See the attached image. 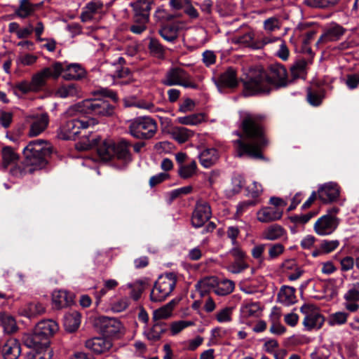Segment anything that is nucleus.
<instances>
[{
	"mask_svg": "<svg viewBox=\"0 0 359 359\" xmlns=\"http://www.w3.org/2000/svg\"><path fill=\"white\" fill-rule=\"evenodd\" d=\"M265 116L262 114H247L243 118L242 132L236 134L239 139L235 140L238 157L247 156L254 159L266 160L262 149L268 144L264 131Z\"/></svg>",
	"mask_w": 359,
	"mask_h": 359,
	"instance_id": "nucleus-1",
	"label": "nucleus"
},
{
	"mask_svg": "<svg viewBox=\"0 0 359 359\" xmlns=\"http://www.w3.org/2000/svg\"><path fill=\"white\" fill-rule=\"evenodd\" d=\"M243 84L247 96L267 95L271 92L272 86L283 87L287 85V71L280 65H273L269 72L263 69L255 71Z\"/></svg>",
	"mask_w": 359,
	"mask_h": 359,
	"instance_id": "nucleus-2",
	"label": "nucleus"
},
{
	"mask_svg": "<svg viewBox=\"0 0 359 359\" xmlns=\"http://www.w3.org/2000/svg\"><path fill=\"white\" fill-rule=\"evenodd\" d=\"M50 144L43 140L31 141L23 149L25 159L22 165H16L11 169V173L17 177L32 174L41 170L47 163L46 157L51 154Z\"/></svg>",
	"mask_w": 359,
	"mask_h": 359,
	"instance_id": "nucleus-3",
	"label": "nucleus"
},
{
	"mask_svg": "<svg viewBox=\"0 0 359 359\" xmlns=\"http://www.w3.org/2000/svg\"><path fill=\"white\" fill-rule=\"evenodd\" d=\"M114 112V106L104 99L85 100L72 105L67 111L70 116L81 113L100 117L110 116Z\"/></svg>",
	"mask_w": 359,
	"mask_h": 359,
	"instance_id": "nucleus-4",
	"label": "nucleus"
},
{
	"mask_svg": "<svg viewBox=\"0 0 359 359\" xmlns=\"http://www.w3.org/2000/svg\"><path fill=\"white\" fill-rule=\"evenodd\" d=\"M156 121L149 116H140L130 121L128 130L136 139H151L157 132Z\"/></svg>",
	"mask_w": 359,
	"mask_h": 359,
	"instance_id": "nucleus-5",
	"label": "nucleus"
},
{
	"mask_svg": "<svg viewBox=\"0 0 359 359\" xmlns=\"http://www.w3.org/2000/svg\"><path fill=\"white\" fill-rule=\"evenodd\" d=\"M161 83L167 86H181L184 88H198V85L192 81L191 76L180 67L170 69Z\"/></svg>",
	"mask_w": 359,
	"mask_h": 359,
	"instance_id": "nucleus-6",
	"label": "nucleus"
},
{
	"mask_svg": "<svg viewBox=\"0 0 359 359\" xmlns=\"http://www.w3.org/2000/svg\"><path fill=\"white\" fill-rule=\"evenodd\" d=\"M95 118L84 121L79 119H72L64 123L57 130V137L60 139L67 140L74 139L80 133V129H86L90 125L97 124Z\"/></svg>",
	"mask_w": 359,
	"mask_h": 359,
	"instance_id": "nucleus-7",
	"label": "nucleus"
},
{
	"mask_svg": "<svg viewBox=\"0 0 359 359\" xmlns=\"http://www.w3.org/2000/svg\"><path fill=\"white\" fill-rule=\"evenodd\" d=\"M95 147L99 157L105 161L111 160L115 155V142L111 139L95 138L92 140L90 143L81 144L77 148L82 150H88Z\"/></svg>",
	"mask_w": 359,
	"mask_h": 359,
	"instance_id": "nucleus-8",
	"label": "nucleus"
},
{
	"mask_svg": "<svg viewBox=\"0 0 359 359\" xmlns=\"http://www.w3.org/2000/svg\"><path fill=\"white\" fill-rule=\"evenodd\" d=\"M61 69L60 62H55L50 67H45L34 74L31 81L35 91L41 90L46 85V81L49 78L57 79Z\"/></svg>",
	"mask_w": 359,
	"mask_h": 359,
	"instance_id": "nucleus-9",
	"label": "nucleus"
},
{
	"mask_svg": "<svg viewBox=\"0 0 359 359\" xmlns=\"http://www.w3.org/2000/svg\"><path fill=\"white\" fill-rule=\"evenodd\" d=\"M196 287L207 291L208 287H215V292L219 296H225L231 293L235 288V283L229 279H221L217 280L214 277L205 278L196 284Z\"/></svg>",
	"mask_w": 359,
	"mask_h": 359,
	"instance_id": "nucleus-10",
	"label": "nucleus"
},
{
	"mask_svg": "<svg viewBox=\"0 0 359 359\" xmlns=\"http://www.w3.org/2000/svg\"><path fill=\"white\" fill-rule=\"evenodd\" d=\"M304 315L303 325L306 330H318L324 323L325 319L318 308L311 304H305L300 308Z\"/></svg>",
	"mask_w": 359,
	"mask_h": 359,
	"instance_id": "nucleus-11",
	"label": "nucleus"
},
{
	"mask_svg": "<svg viewBox=\"0 0 359 359\" xmlns=\"http://www.w3.org/2000/svg\"><path fill=\"white\" fill-rule=\"evenodd\" d=\"M97 325L101 332L107 337L115 336L123 330L122 323L115 318L101 316L97 319Z\"/></svg>",
	"mask_w": 359,
	"mask_h": 359,
	"instance_id": "nucleus-12",
	"label": "nucleus"
},
{
	"mask_svg": "<svg viewBox=\"0 0 359 359\" xmlns=\"http://www.w3.org/2000/svg\"><path fill=\"white\" fill-rule=\"evenodd\" d=\"M153 3V0H137L130 3L133 11V21L149 22Z\"/></svg>",
	"mask_w": 359,
	"mask_h": 359,
	"instance_id": "nucleus-13",
	"label": "nucleus"
},
{
	"mask_svg": "<svg viewBox=\"0 0 359 359\" xmlns=\"http://www.w3.org/2000/svg\"><path fill=\"white\" fill-rule=\"evenodd\" d=\"M211 217V208L207 202H198L192 214L191 223L196 228H199L209 220Z\"/></svg>",
	"mask_w": 359,
	"mask_h": 359,
	"instance_id": "nucleus-14",
	"label": "nucleus"
},
{
	"mask_svg": "<svg viewBox=\"0 0 359 359\" xmlns=\"http://www.w3.org/2000/svg\"><path fill=\"white\" fill-rule=\"evenodd\" d=\"M338 220L334 216L330 214L320 217L314 224V230L321 236L331 234L337 227Z\"/></svg>",
	"mask_w": 359,
	"mask_h": 359,
	"instance_id": "nucleus-15",
	"label": "nucleus"
},
{
	"mask_svg": "<svg viewBox=\"0 0 359 359\" xmlns=\"http://www.w3.org/2000/svg\"><path fill=\"white\" fill-rule=\"evenodd\" d=\"M60 65L62 69L60 73V76H62L66 81L81 80L86 75V72L84 68L79 64L72 63L66 65L60 62Z\"/></svg>",
	"mask_w": 359,
	"mask_h": 359,
	"instance_id": "nucleus-16",
	"label": "nucleus"
},
{
	"mask_svg": "<svg viewBox=\"0 0 359 359\" xmlns=\"http://www.w3.org/2000/svg\"><path fill=\"white\" fill-rule=\"evenodd\" d=\"M318 198L324 203H332L339 196V187L333 182L325 184L318 189Z\"/></svg>",
	"mask_w": 359,
	"mask_h": 359,
	"instance_id": "nucleus-17",
	"label": "nucleus"
},
{
	"mask_svg": "<svg viewBox=\"0 0 359 359\" xmlns=\"http://www.w3.org/2000/svg\"><path fill=\"white\" fill-rule=\"evenodd\" d=\"M22 341L29 348H50L49 339L43 337L35 329L33 333L25 334L22 337Z\"/></svg>",
	"mask_w": 359,
	"mask_h": 359,
	"instance_id": "nucleus-18",
	"label": "nucleus"
},
{
	"mask_svg": "<svg viewBox=\"0 0 359 359\" xmlns=\"http://www.w3.org/2000/svg\"><path fill=\"white\" fill-rule=\"evenodd\" d=\"M86 347L96 354L108 351L112 347L111 340L104 337H94L86 341Z\"/></svg>",
	"mask_w": 359,
	"mask_h": 359,
	"instance_id": "nucleus-19",
	"label": "nucleus"
},
{
	"mask_svg": "<svg viewBox=\"0 0 359 359\" xmlns=\"http://www.w3.org/2000/svg\"><path fill=\"white\" fill-rule=\"evenodd\" d=\"M49 123V116L47 113H43L33 118L30 125L28 135L35 137L43 132Z\"/></svg>",
	"mask_w": 359,
	"mask_h": 359,
	"instance_id": "nucleus-20",
	"label": "nucleus"
},
{
	"mask_svg": "<svg viewBox=\"0 0 359 359\" xmlns=\"http://www.w3.org/2000/svg\"><path fill=\"white\" fill-rule=\"evenodd\" d=\"M283 209L279 208L264 207L257 213V219L262 223L279 220L283 216Z\"/></svg>",
	"mask_w": 359,
	"mask_h": 359,
	"instance_id": "nucleus-21",
	"label": "nucleus"
},
{
	"mask_svg": "<svg viewBox=\"0 0 359 359\" xmlns=\"http://www.w3.org/2000/svg\"><path fill=\"white\" fill-rule=\"evenodd\" d=\"M218 88H233L238 86L236 72L233 67H229L224 72L220 74L216 81Z\"/></svg>",
	"mask_w": 359,
	"mask_h": 359,
	"instance_id": "nucleus-22",
	"label": "nucleus"
},
{
	"mask_svg": "<svg viewBox=\"0 0 359 359\" xmlns=\"http://www.w3.org/2000/svg\"><path fill=\"white\" fill-rule=\"evenodd\" d=\"M346 300L345 308L351 311L355 312L359 309V283H357L353 287L349 289L344 294Z\"/></svg>",
	"mask_w": 359,
	"mask_h": 359,
	"instance_id": "nucleus-23",
	"label": "nucleus"
},
{
	"mask_svg": "<svg viewBox=\"0 0 359 359\" xmlns=\"http://www.w3.org/2000/svg\"><path fill=\"white\" fill-rule=\"evenodd\" d=\"M4 359H18L21 353L20 344L15 339H9L2 347Z\"/></svg>",
	"mask_w": 359,
	"mask_h": 359,
	"instance_id": "nucleus-24",
	"label": "nucleus"
},
{
	"mask_svg": "<svg viewBox=\"0 0 359 359\" xmlns=\"http://www.w3.org/2000/svg\"><path fill=\"white\" fill-rule=\"evenodd\" d=\"M131 144L125 139H121L118 142H115V155L114 157L126 162L132 161V156L130 151Z\"/></svg>",
	"mask_w": 359,
	"mask_h": 359,
	"instance_id": "nucleus-25",
	"label": "nucleus"
},
{
	"mask_svg": "<svg viewBox=\"0 0 359 359\" xmlns=\"http://www.w3.org/2000/svg\"><path fill=\"white\" fill-rule=\"evenodd\" d=\"M103 8V4L101 1H92L88 2L83 9L81 14V19L83 22L91 20L95 15L101 12Z\"/></svg>",
	"mask_w": 359,
	"mask_h": 359,
	"instance_id": "nucleus-26",
	"label": "nucleus"
},
{
	"mask_svg": "<svg viewBox=\"0 0 359 359\" xmlns=\"http://www.w3.org/2000/svg\"><path fill=\"white\" fill-rule=\"evenodd\" d=\"M35 330H36L43 337L49 339V338L58 330V325L53 320H43L36 325Z\"/></svg>",
	"mask_w": 359,
	"mask_h": 359,
	"instance_id": "nucleus-27",
	"label": "nucleus"
},
{
	"mask_svg": "<svg viewBox=\"0 0 359 359\" xmlns=\"http://www.w3.org/2000/svg\"><path fill=\"white\" fill-rule=\"evenodd\" d=\"M52 301L54 307L60 309L68 306L73 302V297L67 291L58 290L53 292Z\"/></svg>",
	"mask_w": 359,
	"mask_h": 359,
	"instance_id": "nucleus-28",
	"label": "nucleus"
},
{
	"mask_svg": "<svg viewBox=\"0 0 359 359\" xmlns=\"http://www.w3.org/2000/svg\"><path fill=\"white\" fill-rule=\"evenodd\" d=\"M345 29L339 25H334L326 29L325 33L320 36L319 42H328L339 40L344 35Z\"/></svg>",
	"mask_w": 359,
	"mask_h": 359,
	"instance_id": "nucleus-29",
	"label": "nucleus"
},
{
	"mask_svg": "<svg viewBox=\"0 0 359 359\" xmlns=\"http://www.w3.org/2000/svg\"><path fill=\"white\" fill-rule=\"evenodd\" d=\"M286 236V231L279 224L269 226L262 232V238L268 241H276Z\"/></svg>",
	"mask_w": 359,
	"mask_h": 359,
	"instance_id": "nucleus-30",
	"label": "nucleus"
},
{
	"mask_svg": "<svg viewBox=\"0 0 359 359\" xmlns=\"http://www.w3.org/2000/svg\"><path fill=\"white\" fill-rule=\"evenodd\" d=\"M55 95L60 98L79 97L80 88L75 83L62 85L56 90Z\"/></svg>",
	"mask_w": 359,
	"mask_h": 359,
	"instance_id": "nucleus-31",
	"label": "nucleus"
},
{
	"mask_svg": "<svg viewBox=\"0 0 359 359\" xmlns=\"http://www.w3.org/2000/svg\"><path fill=\"white\" fill-rule=\"evenodd\" d=\"M295 291L292 287L282 286L278 294V302L286 306L294 304L296 302Z\"/></svg>",
	"mask_w": 359,
	"mask_h": 359,
	"instance_id": "nucleus-32",
	"label": "nucleus"
},
{
	"mask_svg": "<svg viewBox=\"0 0 359 359\" xmlns=\"http://www.w3.org/2000/svg\"><path fill=\"white\" fill-rule=\"evenodd\" d=\"M167 330L168 325L166 323L156 321L152 327L147 332H145L144 334L148 340L156 341L161 339L162 334L165 333Z\"/></svg>",
	"mask_w": 359,
	"mask_h": 359,
	"instance_id": "nucleus-33",
	"label": "nucleus"
},
{
	"mask_svg": "<svg viewBox=\"0 0 359 359\" xmlns=\"http://www.w3.org/2000/svg\"><path fill=\"white\" fill-rule=\"evenodd\" d=\"M217 150L214 148L204 149L199 155L201 164L205 168H210L214 165L218 159Z\"/></svg>",
	"mask_w": 359,
	"mask_h": 359,
	"instance_id": "nucleus-34",
	"label": "nucleus"
},
{
	"mask_svg": "<svg viewBox=\"0 0 359 359\" xmlns=\"http://www.w3.org/2000/svg\"><path fill=\"white\" fill-rule=\"evenodd\" d=\"M161 37L168 42H174L178 38L179 26L176 24L163 25L158 30Z\"/></svg>",
	"mask_w": 359,
	"mask_h": 359,
	"instance_id": "nucleus-35",
	"label": "nucleus"
},
{
	"mask_svg": "<svg viewBox=\"0 0 359 359\" xmlns=\"http://www.w3.org/2000/svg\"><path fill=\"white\" fill-rule=\"evenodd\" d=\"M37 5L30 2L29 0H20L18 7L14 13L18 17L25 19L32 15L36 11Z\"/></svg>",
	"mask_w": 359,
	"mask_h": 359,
	"instance_id": "nucleus-36",
	"label": "nucleus"
},
{
	"mask_svg": "<svg viewBox=\"0 0 359 359\" xmlns=\"http://www.w3.org/2000/svg\"><path fill=\"white\" fill-rule=\"evenodd\" d=\"M177 303L178 300L172 299L163 306L155 310L153 313V320L158 321L161 319L168 318Z\"/></svg>",
	"mask_w": 359,
	"mask_h": 359,
	"instance_id": "nucleus-37",
	"label": "nucleus"
},
{
	"mask_svg": "<svg viewBox=\"0 0 359 359\" xmlns=\"http://www.w3.org/2000/svg\"><path fill=\"white\" fill-rule=\"evenodd\" d=\"M180 16L177 13H170L163 7H158L154 15V18L157 23L163 25L166 22H171Z\"/></svg>",
	"mask_w": 359,
	"mask_h": 359,
	"instance_id": "nucleus-38",
	"label": "nucleus"
},
{
	"mask_svg": "<svg viewBox=\"0 0 359 359\" xmlns=\"http://www.w3.org/2000/svg\"><path fill=\"white\" fill-rule=\"evenodd\" d=\"M46 311L45 307L39 302H30L25 308L21 309V315L29 318L43 314Z\"/></svg>",
	"mask_w": 359,
	"mask_h": 359,
	"instance_id": "nucleus-39",
	"label": "nucleus"
},
{
	"mask_svg": "<svg viewBox=\"0 0 359 359\" xmlns=\"http://www.w3.org/2000/svg\"><path fill=\"white\" fill-rule=\"evenodd\" d=\"M81 323V315L77 311L67 313L64 317V326L69 332L76 331Z\"/></svg>",
	"mask_w": 359,
	"mask_h": 359,
	"instance_id": "nucleus-40",
	"label": "nucleus"
},
{
	"mask_svg": "<svg viewBox=\"0 0 359 359\" xmlns=\"http://www.w3.org/2000/svg\"><path fill=\"white\" fill-rule=\"evenodd\" d=\"M156 283L170 294L176 285L177 278L173 273H169L164 276H161Z\"/></svg>",
	"mask_w": 359,
	"mask_h": 359,
	"instance_id": "nucleus-41",
	"label": "nucleus"
},
{
	"mask_svg": "<svg viewBox=\"0 0 359 359\" xmlns=\"http://www.w3.org/2000/svg\"><path fill=\"white\" fill-rule=\"evenodd\" d=\"M0 323L4 332L8 334L13 333L18 330L15 320L13 316L6 313H0Z\"/></svg>",
	"mask_w": 359,
	"mask_h": 359,
	"instance_id": "nucleus-42",
	"label": "nucleus"
},
{
	"mask_svg": "<svg viewBox=\"0 0 359 359\" xmlns=\"http://www.w3.org/2000/svg\"><path fill=\"white\" fill-rule=\"evenodd\" d=\"M171 135L173 139L179 143H184L194 135V132L184 127H175Z\"/></svg>",
	"mask_w": 359,
	"mask_h": 359,
	"instance_id": "nucleus-43",
	"label": "nucleus"
},
{
	"mask_svg": "<svg viewBox=\"0 0 359 359\" xmlns=\"http://www.w3.org/2000/svg\"><path fill=\"white\" fill-rule=\"evenodd\" d=\"M341 0H304V4L312 8L326 9L337 5Z\"/></svg>",
	"mask_w": 359,
	"mask_h": 359,
	"instance_id": "nucleus-44",
	"label": "nucleus"
},
{
	"mask_svg": "<svg viewBox=\"0 0 359 359\" xmlns=\"http://www.w3.org/2000/svg\"><path fill=\"white\" fill-rule=\"evenodd\" d=\"M307 62L304 59L297 60L290 67L291 74L294 79H304L306 74Z\"/></svg>",
	"mask_w": 359,
	"mask_h": 359,
	"instance_id": "nucleus-45",
	"label": "nucleus"
},
{
	"mask_svg": "<svg viewBox=\"0 0 359 359\" xmlns=\"http://www.w3.org/2000/svg\"><path fill=\"white\" fill-rule=\"evenodd\" d=\"M53 351L51 348H31L27 354V359H51Z\"/></svg>",
	"mask_w": 359,
	"mask_h": 359,
	"instance_id": "nucleus-46",
	"label": "nucleus"
},
{
	"mask_svg": "<svg viewBox=\"0 0 359 359\" xmlns=\"http://www.w3.org/2000/svg\"><path fill=\"white\" fill-rule=\"evenodd\" d=\"M148 48L150 53L154 57L158 59H163L164 57L165 49L157 39L154 38L150 39Z\"/></svg>",
	"mask_w": 359,
	"mask_h": 359,
	"instance_id": "nucleus-47",
	"label": "nucleus"
},
{
	"mask_svg": "<svg viewBox=\"0 0 359 359\" xmlns=\"http://www.w3.org/2000/svg\"><path fill=\"white\" fill-rule=\"evenodd\" d=\"M261 307L258 302H248L242 305L241 311L244 317L250 318L257 316Z\"/></svg>",
	"mask_w": 359,
	"mask_h": 359,
	"instance_id": "nucleus-48",
	"label": "nucleus"
},
{
	"mask_svg": "<svg viewBox=\"0 0 359 359\" xmlns=\"http://www.w3.org/2000/svg\"><path fill=\"white\" fill-rule=\"evenodd\" d=\"M197 165L195 161H192L190 163L180 165L178 174L182 179H188L191 177L196 171Z\"/></svg>",
	"mask_w": 359,
	"mask_h": 359,
	"instance_id": "nucleus-49",
	"label": "nucleus"
},
{
	"mask_svg": "<svg viewBox=\"0 0 359 359\" xmlns=\"http://www.w3.org/2000/svg\"><path fill=\"white\" fill-rule=\"evenodd\" d=\"M204 119L203 114H194L186 116L178 117V123L183 125H198Z\"/></svg>",
	"mask_w": 359,
	"mask_h": 359,
	"instance_id": "nucleus-50",
	"label": "nucleus"
},
{
	"mask_svg": "<svg viewBox=\"0 0 359 359\" xmlns=\"http://www.w3.org/2000/svg\"><path fill=\"white\" fill-rule=\"evenodd\" d=\"M170 294L165 290L163 289L157 283H155L150 294V299L152 302H162Z\"/></svg>",
	"mask_w": 359,
	"mask_h": 359,
	"instance_id": "nucleus-51",
	"label": "nucleus"
},
{
	"mask_svg": "<svg viewBox=\"0 0 359 359\" xmlns=\"http://www.w3.org/2000/svg\"><path fill=\"white\" fill-rule=\"evenodd\" d=\"M2 158L3 165L6 168L18 159V155L11 147H6L2 149Z\"/></svg>",
	"mask_w": 359,
	"mask_h": 359,
	"instance_id": "nucleus-52",
	"label": "nucleus"
},
{
	"mask_svg": "<svg viewBox=\"0 0 359 359\" xmlns=\"http://www.w3.org/2000/svg\"><path fill=\"white\" fill-rule=\"evenodd\" d=\"M348 314L345 312H336L332 313L329 318L330 325H343L347 321Z\"/></svg>",
	"mask_w": 359,
	"mask_h": 359,
	"instance_id": "nucleus-53",
	"label": "nucleus"
},
{
	"mask_svg": "<svg viewBox=\"0 0 359 359\" xmlns=\"http://www.w3.org/2000/svg\"><path fill=\"white\" fill-rule=\"evenodd\" d=\"M248 266L245 260H235L227 267V269L229 272L237 274L248 269Z\"/></svg>",
	"mask_w": 359,
	"mask_h": 359,
	"instance_id": "nucleus-54",
	"label": "nucleus"
},
{
	"mask_svg": "<svg viewBox=\"0 0 359 359\" xmlns=\"http://www.w3.org/2000/svg\"><path fill=\"white\" fill-rule=\"evenodd\" d=\"M272 324L270 327V332L276 334L281 335L286 331V328L279 323L278 316L273 317L271 316Z\"/></svg>",
	"mask_w": 359,
	"mask_h": 359,
	"instance_id": "nucleus-55",
	"label": "nucleus"
},
{
	"mask_svg": "<svg viewBox=\"0 0 359 359\" xmlns=\"http://www.w3.org/2000/svg\"><path fill=\"white\" fill-rule=\"evenodd\" d=\"M280 27V22L278 18L272 17L264 20V28L269 32H274Z\"/></svg>",
	"mask_w": 359,
	"mask_h": 359,
	"instance_id": "nucleus-56",
	"label": "nucleus"
},
{
	"mask_svg": "<svg viewBox=\"0 0 359 359\" xmlns=\"http://www.w3.org/2000/svg\"><path fill=\"white\" fill-rule=\"evenodd\" d=\"M254 34L252 32H248L242 36H237L235 39V42L242 44L245 46L252 48V45L255 43Z\"/></svg>",
	"mask_w": 359,
	"mask_h": 359,
	"instance_id": "nucleus-57",
	"label": "nucleus"
},
{
	"mask_svg": "<svg viewBox=\"0 0 359 359\" xmlns=\"http://www.w3.org/2000/svg\"><path fill=\"white\" fill-rule=\"evenodd\" d=\"M339 245V242L337 240L327 241L323 240L320 244V250L324 253H330L337 249Z\"/></svg>",
	"mask_w": 359,
	"mask_h": 359,
	"instance_id": "nucleus-58",
	"label": "nucleus"
},
{
	"mask_svg": "<svg viewBox=\"0 0 359 359\" xmlns=\"http://www.w3.org/2000/svg\"><path fill=\"white\" fill-rule=\"evenodd\" d=\"M285 247L281 243H275L269 245V259H273L279 257L284 252Z\"/></svg>",
	"mask_w": 359,
	"mask_h": 359,
	"instance_id": "nucleus-59",
	"label": "nucleus"
},
{
	"mask_svg": "<svg viewBox=\"0 0 359 359\" xmlns=\"http://www.w3.org/2000/svg\"><path fill=\"white\" fill-rule=\"evenodd\" d=\"M232 309L226 307L219 311L216 315V319L219 323L229 322L231 320Z\"/></svg>",
	"mask_w": 359,
	"mask_h": 359,
	"instance_id": "nucleus-60",
	"label": "nucleus"
},
{
	"mask_svg": "<svg viewBox=\"0 0 359 359\" xmlns=\"http://www.w3.org/2000/svg\"><path fill=\"white\" fill-rule=\"evenodd\" d=\"M15 90L20 91L23 94H27L29 92H36L32 86V81H22L17 83L14 86Z\"/></svg>",
	"mask_w": 359,
	"mask_h": 359,
	"instance_id": "nucleus-61",
	"label": "nucleus"
},
{
	"mask_svg": "<svg viewBox=\"0 0 359 359\" xmlns=\"http://www.w3.org/2000/svg\"><path fill=\"white\" fill-rule=\"evenodd\" d=\"M193 323L191 321L180 320L174 322L171 324L170 330L172 334H177L180 332L182 330L187 327L188 326L192 325Z\"/></svg>",
	"mask_w": 359,
	"mask_h": 359,
	"instance_id": "nucleus-62",
	"label": "nucleus"
},
{
	"mask_svg": "<svg viewBox=\"0 0 359 359\" xmlns=\"http://www.w3.org/2000/svg\"><path fill=\"white\" fill-rule=\"evenodd\" d=\"M247 189L248 194L254 199H257L263 191L262 184L257 182H254L251 185L248 186Z\"/></svg>",
	"mask_w": 359,
	"mask_h": 359,
	"instance_id": "nucleus-63",
	"label": "nucleus"
},
{
	"mask_svg": "<svg viewBox=\"0 0 359 359\" xmlns=\"http://www.w3.org/2000/svg\"><path fill=\"white\" fill-rule=\"evenodd\" d=\"M38 57L36 55L27 53L19 56L18 58V62L23 66H30L36 63Z\"/></svg>",
	"mask_w": 359,
	"mask_h": 359,
	"instance_id": "nucleus-64",
	"label": "nucleus"
}]
</instances>
